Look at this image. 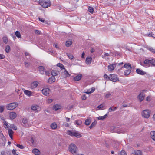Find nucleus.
<instances>
[{"label":"nucleus","mask_w":155,"mask_h":155,"mask_svg":"<svg viewBox=\"0 0 155 155\" xmlns=\"http://www.w3.org/2000/svg\"><path fill=\"white\" fill-rule=\"evenodd\" d=\"M15 34H11V36L13 38V39L14 40H15V39L16 38V37H15Z\"/></svg>","instance_id":"obj_63"},{"label":"nucleus","mask_w":155,"mask_h":155,"mask_svg":"<svg viewBox=\"0 0 155 155\" xmlns=\"http://www.w3.org/2000/svg\"><path fill=\"white\" fill-rule=\"evenodd\" d=\"M68 133L70 135L75 136L77 138L80 137L81 136L80 134L76 131L74 132L71 130H68Z\"/></svg>","instance_id":"obj_6"},{"label":"nucleus","mask_w":155,"mask_h":155,"mask_svg":"<svg viewBox=\"0 0 155 155\" xmlns=\"http://www.w3.org/2000/svg\"><path fill=\"white\" fill-rule=\"evenodd\" d=\"M88 11L92 13H93V12L94 11V9H93V8L92 7H89L88 8Z\"/></svg>","instance_id":"obj_48"},{"label":"nucleus","mask_w":155,"mask_h":155,"mask_svg":"<svg viewBox=\"0 0 155 155\" xmlns=\"http://www.w3.org/2000/svg\"><path fill=\"white\" fill-rule=\"evenodd\" d=\"M136 72L138 74L141 75H144L145 74H146V72L143 71L142 70H140L139 69H137L136 70Z\"/></svg>","instance_id":"obj_17"},{"label":"nucleus","mask_w":155,"mask_h":155,"mask_svg":"<svg viewBox=\"0 0 155 155\" xmlns=\"http://www.w3.org/2000/svg\"><path fill=\"white\" fill-rule=\"evenodd\" d=\"M92 58L91 57H87L86 58V62L87 64H91Z\"/></svg>","instance_id":"obj_20"},{"label":"nucleus","mask_w":155,"mask_h":155,"mask_svg":"<svg viewBox=\"0 0 155 155\" xmlns=\"http://www.w3.org/2000/svg\"><path fill=\"white\" fill-rule=\"evenodd\" d=\"M151 97L150 96H148L146 99V100L147 101H150L151 100Z\"/></svg>","instance_id":"obj_58"},{"label":"nucleus","mask_w":155,"mask_h":155,"mask_svg":"<svg viewBox=\"0 0 155 155\" xmlns=\"http://www.w3.org/2000/svg\"><path fill=\"white\" fill-rule=\"evenodd\" d=\"M108 115V112L105 115L102 116H99L98 117V119L99 120H104L105 118L107 117V116Z\"/></svg>","instance_id":"obj_21"},{"label":"nucleus","mask_w":155,"mask_h":155,"mask_svg":"<svg viewBox=\"0 0 155 155\" xmlns=\"http://www.w3.org/2000/svg\"><path fill=\"white\" fill-rule=\"evenodd\" d=\"M96 123L97 122H92L91 125L89 126V128L90 129H91L93 127H94L96 125Z\"/></svg>","instance_id":"obj_42"},{"label":"nucleus","mask_w":155,"mask_h":155,"mask_svg":"<svg viewBox=\"0 0 155 155\" xmlns=\"http://www.w3.org/2000/svg\"><path fill=\"white\" fill-rule=\"evenodd\" d=\"M4 125H5V126H4L5 127L6 129H7L8 128V127L7 126L8 125V123L5 120L4 121Z\"/></svg>","instance_id":"obj_53"},{"label":"nucleus","mask_w":155,"mask_h":155,"mask_svg":"<svg viewBox=\"0 0 155 155\" xmlns=\"http://www.w3.org/2000/svg\"><path fill=\"white\" fill-rule=\"evenodd\" d=\"M16 146L18 148L21 149H23L24 148V147L22 145H21L19 144H17L16 145Z\"/></svg>","instance_id":"obj_50"},{"label":"nucleus","mask_w":155,"mask_h":155,"mask_svg":"<svg viewBox=\"0 0 155 155\" xmlns=\"http://www.w3.org/2000/svg\"><path fill=\"white\" fill-rule=\"evenodd\" d=\"M150 134L151 138L154 141H155V131H151Z\"/></svg>","instance_id":"obj_24"},{"label":"nucleus","mask_w":155,"mask_h":155,"mask_svg":"<svg viewBox=\"0 0 155 155\" xmlns=\"http://www.w3.org/2000/svg\"><path fill=\"white\" fill-rule=\"evenodd\" d=\"M4 108L3 106H0V112L2 113L4 111Z\"/></svg>","instance_id":"obj_56"},{"label":"nucleus","mask_w":155,"mask_h":155,"mask_svg":"<svg viewBox=\"0 0 155 155\" xmlns=\"http://www.w3.org/2000/svg\"><path fill=\"white\" fill-rule=\"evenodd\" d=\"M151 111L149 110H145L141 112L142 116L144 118H148L149 117Z\"/></svg>","instance_id":"obj_4"},{"label":"nucleus","mask_w":155,"mask_h":155,"mask_svg":"<svg viewBox=\"0 0 155 155\" xmlns=\"http://www.w3.org/2000/svg\"><path fill=\"white\" fill-rule=\"evenodd\" d=\"M45 74L46 75L48 76H49L50 75V72L48 71H45Z\"/></svg>","instance_id":"obj_62"},{"label":"nucleus","mask_w":155,"mask_h":155,"mask_svg":"<svg viewBox=\"0 0 155 155\" xmlns=\"http://www.w3.org/2000/svg\"><path fill=\"white\" fill-rule=\"evenodd\" d=\"M55 81V79L54 77L51 76L50 77L47 81V82L49 84H51Z\"/></svg>","instance_id":"obj_13"},{"label":"nucleus","mask_w":155,"mask_h":155,"mask_svg":"<svg viewBox=\"0 0 155 155\" xmlns=\"http://www.w3.org/2000/svg\"><path fill=\"white\" fill-rule=\"evenodd\" d=\"M58 71H52L51 72V74L52 75V76L54 77L58 75Z\"/></svg>","instance_id":"obj_29"},{"label":"nucleus","mask_w":155,"mask_h":155,"mask_svg":"<svg viewBox=\"0 0 155 155\" xmlns=\"http://www.w3.org/2000/svg\"><path fill=\"white\" fill-rule=\"evenodd\" d=\"M50 127L52 129H55L56 128L57 125L54 122L51 124Z\"/></svg>","instance_id":"obj_28"},{"label":"nucleus","mask_w":155,"mask_h":155,"mask_svg":"<svg viewBox=\"0 0 155 155\" xmlns=\"http://www.w3.org/2000/svg\"><path fill=\"white\" fill-rule=\"evenodd\" d=\"M22 125L25 127H28L29 125L28 123V120L26 118H23L22 119Z\"/></svg>","instance_id":"obj_8"},{"label":"nucleus","mask_w":155,"mask_h":155,"mask_svg":"<svg viewBox=\"0 0 155 155\" xmlns=\"http://www.w3.org/2000/svg\"><path fill=\"white\" fill-rule=\"evenodd\" d=\"M75 122L78 125H81L82 123V122L81 120H76L75 121Z\"/></svg>","instance_id":"obj_51"},{"label":"nucleus","mask_w":155,"mask_h":155,"mask_svg":"<svg viewBox=\"0 0 155 155\" xmlns=\"http://www.w3.org/2000/svg\"><path fill=\"white\" fill-rule=\"evenodd\" d=\"M145 94L143 92H141L138 96V99L140 100V102L142 101L143 99Z\"/></svg>","instance_id":"obj_12"},{"label":"nucleus","mask_w":155,"mask_h":155,"mask_svg":"<svg viewBox=\"0 0 155 155\" xmlns=\"http://www.w3.org/2000/svg\"><path fill=\"white\" fill-rule=\"evenodd\" d=\"M12 153L14 155H18V154L16 153V150L15 149H13L12 150Z\"/></svg>","instance_id":"obj_59"},{"label":"nucleus","mask_w":155,"mask_h":155,"mask_svg":"<svg viewBox=\"0 0 155 155\" xmlns=\"http://www.w3.org/2000/svg\"><path fill=\"white\" fill-rule=\"evenodd\" d=\"M150 51L154 53H155V49H153V48H151L149 49Z\"/></svg>","instance_id":"obj_61"},{"label":"nucleus","mask_w":155,"mask_h":155,"mask_svg":"<svg viewBox=\"0 0 155 155\" xmlns=\"http://www.w3.org/2000/svg\"><path fill=\"white\" fill-rule=\"evenodd\" d=\"M133 154H135L136 155H141V152L140 150H137L136 151H134V152L133 153Z\"/></svg>","instance_id":"obj_27"},{"label":"nucleus","mask_w":155,"mask_h":155,"mask_svg":"<svg viewBox=\"0 0 155 155\" xmlns=\"http://www.w3.org/2000/svg\"><path fill=\"white\" fill-rule=\"evenodd\" d=\"M35 32L36 34L37 35H40L41 33V32L37 30H35Z\"/></svg>","instance_id":"obj_54"},{"label":"nucleus","mask_w":155,"mask_h":155,"mask_svg":"<svg viewBox=\"0 0 155 155\" xmlns=\"http://www.w3.org/2000/svg\"><path fill=\"white\" fill-rule=\"evenodd\" d=\"M114 54L115 56H120L121 55V54L120 52L117 51H114Z\"/></svg>","instance_id":"obj_52"},{"label":"nucleus","mask_w":155,"mask_h":155,"mask_svg":"<svg viewBox=\"0 0 155 155\" xmlns=\"http://www.w3.org/2000/svg\"><path fill=\"white\" fill-rule=\"evenodd\" d=\"M39 20L42 22H44L45 20L42 18H38Z\"/></svg>","instance_id":"obj_64"},{"label":"nucleus","mask_w":155,"mask_h":155,"mask_svg":"<svg viewBox=\"0 0 155 155\" xmlns=\"http://www.w3.org/2000/svg\"><path fill=\"white\" fill-rule=\"evenodd\" d=\"M117 107L113 108L110 107L109 109V112H111V111H114L117 109Z\"/></svg>","instance_id":"obj_40"},{"label":"nucleus","mask_w":155,"mask_h":155,"mask_svg":"<svg viewBox=\"0 0 155 155\" xmlns=\"http://www.w3.org/2000/svg\"><path fill=\"white\" fill-rule=\"evenodd\" d=\"M57 66L58 67H59L61 70L63 69H65L64 66L62 64L60 63H58L57 64Z\"/></svg>","instance_id":"obj_32"},{"label":"nucleus","mask_w":155,"mask_h":155,"mask_svg":"<svg viewBox=\"0 0 155 155\" xmlns=\"http://www.w3.org/2000/svg\"><path fill=\"white\" fill-rule=\"evenodd\" d=\"M31 109L35 112H38L40 110V109L39 106L37 105H34L32 106Z\"/></svg>","instance_id":"obj_7"},{"label":"nucleus","mask_w":155,"mask_h":155,"mask_svg":"<svg viewBox=\"0 0 155 155\" xmlns=\"http://www.w3.org/2000/svg\"><path fill=\"white\" fill-rule=\"evenodd\" d=\"M3 42L5 44L7 43L8 42V38L6 36H4L2 38Z\"/></svg>","instance_id":"obj_33"},{"label":"nucleus","mask_w":155,"mask_h":155,"mask_svg":"<svg viewBox=\"0 0 155 155\" xmlns=\"http://www.w3.org/2000/svg\"><path fill=\"white\" fill-rule=\"evenodd\" d=\"M104 105L102 104H101L98 106L97 107V108H98L99 109H101L102 108H103L104 107Z\"/></svg>","instance_id":"obj_55"},{"label":"nucleus","mask_w":155,"mask_h":155,"mask_svg":"<svg viewBox=\"0 0 155 155\" xmlns=\"http://www.w3.org/2000/svg\"><path fill=\"white\" fill-rule=\"evenodd\" d=\"M150 64H151L153 65H155V60L154 59H152L150 60Z\"/></svg>","instance_id":"obj_45"},{"label":"nucleus","mask_w":155,"mask_h":155,"mask_svg":"<svg viewBox=\"0 0 155 155\" xmlns=\"http://www.w3.org/2000/svg\"><path fill=\"white\" fill-rule=\"evenodd\" d=\"M127 68V69L128 68H132L131 67V65L130 63H126L124 64L123 67Z\"/></svg>","instance_id":"obj_25"},{"label":"nucleus","mask_w":155,"mask_h":155,"mask_svg":"<svg viewBox=\"0 0 155 155\" xmlns=\"http://www.w3.org/2000/svg\"><path fill=\"white\" fill-rule=\"evenodd\" d=\"M91 118L90 117L87 118L86 120L85 124L86 125H89L90 123H91Z\"/></svg>","instance_id":"obj_22"},{"label":"nucleus","mask_w":155,"mask_h":155,"mask_svg":"<svg viewBox=\"0 0 155 155\" xmlns=\"http://www.w3.org/2000/svg\"><path fill=\"white\" fill-rule=\"evenodd\" d=\"M150 60L146 59L144 61V63L145 64H150Z\"/></svg>","instance_id":"obj_49"},{"label":"nucleus","mask_w":155,"mask_h":155,"mask_svg":"<svg viewBox=\"0 0 155 155\" xmlns=\"http://www.w3.org/2000/svg\"><path fill=\"white\" fill-rule=\"evenodd\" d=\"M49 91L50 89L48 88L43 89L42 90V92L43 94L46 96L48 95Z\"/></svg>","instance_id":"obj_9"},{"label":"nucleus","mask_w":155,"mask_h":155,"mask_svg":"<svg viewBox=\"0 0 155 155\" xmlns=\"http://www.w3.org/2000/svg\"><path fill=\"white\" fill-rule=\"evenodd\" d=\"M64 73L65 76L67 77H69L70 76V74L65 69Z\"/></svg>","instance_id":"obj_38"},{"label":"nucleus","mask_w":155,"mask_h":155,"mask_svg":"<svg viewBox=\"0 0 155 155\" xmlns=\"http://www.w3.org/2000/svg\"><path fill=\"white\" fill-rule=\"evenodd\" d=\"M123 68V67L122 66L120 69H118L117 71V73L120 75H121L123 74L124 71H121L122 70V69Z\"/></svg>","instance_id":"obj_30"},{"label":"nucleus","mask_w":155,"mask_h":155,"mask_svg":"<svg viewBox=\"0 0 155 155\" xmlns=\"http://www.w3.org/2000/svg\"><path fill=\"white\" fill-rule=\"evenodd\" d=\"M39 2L40 5L44 8H48L51 5L49 1L48 0H40Z\"/></svg>","instance_id":"obj_1"},{"label":"nucleus","mask_w":155,"mask_h":155,"mask_svg":"<svg viewBox=\"0 0 155 155\" xmlns=\"http://www.w3.org/2000/svg\"><path fill=\"white\" fill-rule=\"evenodd\" d=\"M131 72V68H128L126 70L124 71V75L127 76L130 74Z\"/></svg>","instance_id":"obj_23"},{"label":"nucleus","mask_w":155,"mask_h":155,"mask_svg":"<svg viewBox=\"0 0 155 155\" xmlns=\"http://www.w3.org/2000/svg\"><path fill=\"white\" fill-rule=\"evenodd\" d=\"M95 90V88L94 87L92 88L91 91H87V92H86L85 93L87 94H91Z\"/></svg>","instance_id":"obj_47"},{"label":"nucleus","mask_w":155,"mask_h":155,"mask_svg":"<svg viewBox=\"0 0 155 155\" xmlns=\"http://www.w3.org/2000/svg\"><path fill=\"white\" fill-rule=\"evenodd\" d=\"M77 150V147L74 144H71L69 147V150L74 155L76 154Z\"/></svg>","instance_id":"obj_2"},{"label":"nucleus","mask_w":155,"mask_h":155,"mask_svg":"<svg viewBox=\"0 0 155 155\" xmlns=\"http://www.w3.org/2000/svg\"><path fill=\"white\" fill-rule=\"evenodd\" d=\"M72 43V42L71 41H68L66 42V46L67 47H69L71 45Z\"/></svg>","instance_id":"obj_37"},{"label":"nucleus","mask_w":155,"mask_h":155,"mask_svg":"<svg viewBox=\"0 0 155 155\" xmlns=\"http://www.w3.org/2000/svg\"><path fill=\"white\" fill-rule=\"evenodd\" d=\"M82 77L81 74H79L78 75L74 78V80L75 81H78L80 80Z\"/></svg>","instance_id":"obj_15"},{"label":"nucleus","mask_w":155,"mask_h":155,"mask_svg":"<svg viewBox=\"0 0 155 155\" xmlns=\"http://www.w3.org/2000/svg\"><path fill=\"white\" fill-rule=\"evenodd\" d=\"M10 127L12 128L14 130H17V127L14 124H11L10 125Z\"/></svg>","instance_id":"obj_35"},{"label":"nucleus","mask_w":155,"mask_h":155,"mask_svg":"<svg viewBox=\"0 0 155 155\" xmlns=\"http://www.w3.org/2000/svg\"><path fill=\"white\" fill-rule=\"evenodd\" d=\"M61 108V106L58 105H55L53 106V109L54 110L56 111Z\"/></svg>","instance_id":"obj_26"},{"label":"nucleus","mask_w":155,"mask_h":155,"mask_svg":"<svg viewBox=\"0 0 155 155\" xmlns=\"http://www.w3.org/2000/svg\"><path fill=\"white\" fill-rule=\"evenodd\" d=\"M116 127L115 126L112 127L110 129V131L112 132H115L118 134H120L121 132L119 130H116Z\"/></svg>","instance_id":"obj_18"},{"label":"nucleus","mask_w":155,"mask_h":155,"mask_svg":"<svg viewBox=\"0 0 155 155\" xmlns=\"http://www.w3.org/2000/svg\"><path fill=\"white\" fill-rule=\"evenodd\" d=\"M16 114L15 112H12L9 114V117L11 119H14L16 117Z\"/></svg>","instance_id":"obj_11"},{"label":"nucleus","mask_w":155,"mask_h":155,"mask_svg":"<svg viewBox=\"0 0 155 155\" xmlns=\"http://www.w3.org/2000/svg\"><path fill=\"white\" fill-rule=\"evenodd\" d=\"M87 97H86L85 94H84L81 97L82 99L83 100H85L86 99Z\"/></svg>","instance_id":"obj_57"},{"label":"nucleus","mask_w":155,"mask_h":155,"mask_svg":"<svg viewBox=\"0 0 155 155\" xmlns=\"http://www.w3.org/2000/svg\"><path fill=\"white\" fill-rule=\"evenodd\" d=\"M10 46L8 45H7L5 47V51L6 52L8 53L10 51Z\"/></svg>","instance_id":"obj_36"},{"label":"nucleus","mask_w":155,"mask_h":155,"mask_svg":"<svg viewBox=\"0 0 155 155\" xmlns=\"http://www.w3.org/2000/svg\"><path fill=\"white\" fill-rule=\"evenodd\" d=\"M67 55L68 57L70 59H72L74 58V56L71 54L70 53H67Z\"/></svg>","instance_id":"obj_34"},{"label":"nucleus","mask_w":155,"mask_h":155,"mask_svg":"<svg viewBox=\"0 0 155 155\" xmlns=\"http://www.w3.org/2000/svg\"><path fill=\"white\" fill-rule=\"evenodd\" d=\"M110 80L114 82L119 81V78L117 75L115 74H110Z\"/></svg>","instance_id":"obj_5"},{"label":"nucleus","mask_w":155,"mask_h":155,"mask_svg":"<svg viewBox=\"0 0 155 155\" xmlns=\"http://www.w3.org/2000/svg\"><path fill=\"white\" fill-rule=\"evenodd\" d=\"M38 84V82L37 81H34L31 83V87L32 89H33L37 87Z\"/></svg>","instance_id":"obj_16"},{"label":"nucleus","mask_w":155,"mask_h":155,"mask_svg":"<svg viewBox=\"0 0 155 155\" xmlns=\"http://www.w3.org/2000/svg\"><path fill=\"white\" fill-rule=\"evenodd\" d=\"M38 69L39 70V72L41 74H44V72L46 71L45 68L43 66H40L38 67Z\"/></svg>","instance_id":"obj_10"},{"label":"nucleus","mask_w":155,"mask_h":155,"mask_svg":"<svg viewBox=\"0 0 155 155\" xmlns=\"http://www.w3.org/2000/svg\"><path fill=\"white\" fill-rule=\"evenodd\" d=\"M104 78L107 80H110V76H108L107 74H105L104 76Z\"/></svg>","instance_id":"obj_44"},{"label":"nucleus","mask_w":155,"mask_h":155,"mask_svg":"<svg viewBox=\"0 0 155 155\" xmlns=\"http://www.w3.org/2000/svg\"><path fill=\"white\" fill-rule=\"evenodd\" d=\"M32 153L36 155H39L40 154L39 150L36 148H35L32 150Z\"/></svg>","instance_id":"obj_19"},{"label":"nucleus","mask_w":155,"mask_h":155,"mask_svg":"<svg viewBox=\"0 0 155 155\" xmlns=\"http://www.w3.org/2000/svg\"><path fill=\"white\" fill-rule=\"evenodd\" d=\"M24 92L25 94L29 96H31V91H29L25 90L24 91Z\"/></svg>","instance_id":"obj_31"},{"label":"nucleus","mask_w":155,"mask_h":155,"mask_svg":"<svg viewBox=\"0 0 155 155\" xmlns=\"http://www.w3.org/2000/svg\"><path fill=\"white\" fill-rule=\"evenodd\" d=\"M18 104L16 102H13L8 104L6 106V109L8 110H12L16 107Z\"/></svg>","instance_id":"obj_3"},{"label":"nucleus","mask_w":155,"mask_h":155,"mask_svg":"<svg viewBox=\"0 0 155 155\" xmlns=\"http://www.w3.org/2000/svg\"><path fill=\"white\" fill-rule=\"evenodd\" d=\"M111 94L110 93L108 92V93H106L105 95V97L106 98H108L110 97L111 96Z\"/></svg>","instance_id":"obj_39"},{"label":"nucleus","mask_w":155,"mask_h":155,"mask_svg":"<svg viewBox=\"0 0 155 155\" xmlns=\"http://www.w3.org/2000/svg\"><path fill=\"white\" fill-rule=\"evenodd\" d=\"M120 155H127L126 152L124 150H122L119 154Z\"/></svg>","instance_id":"obj_46"},{"label":"nucleus","mask_w":155,"mask_h":155,"mask_svg":"<svg viewBox=\"0 0 155 155\" xmlns=\"http://www.w3.org/2000/svg\"><path fill=\"white\" fill-rule=\"evenodd\" d=\"M5 56L3 54H0V59H3L5 58Z\"/></svg>","instance_id":"obj_60"},{"label":"nucleus","mask_w":155,"mask_h":155,"mask_svg":"<svg viewBox=\"0 0 155 155\" xmlns=\"http://www.w3.org/2000/svg\"><path fill=\"white\" fill-rule=\"evenodd\" d=\"M116 66V64H112L109 65L108 66V68L109 71H111L114 70Z\"/></svg>","instance_id":"obj_14"},{"label":"nucleus","mask_w":155,"mask_h":155,"mask_svg":"<svg viewBox=\"0 0 155 155\" xmlns=\"http://www.w3.org/2000/svg\"><path fill=\"white\" fill-rule=\"evenodd\" d=\"M15 35L18 38H20L21 37V35L20 32L18 31H17L15 32Z\"/></svg>","instance_id":"obj_41"},{"label":"nucleus","mask_w":155,"mask_h":155,"mask_svg":"<svg viewBox=\"0 0 155 155\" xmlns=\"http://www.w3.org/2000/svg\"><path fill=\"white\" fill-rule=\"evenodd\" d=\"M8 130L9 136H10V135H12L14 133L12 130L11 129H9Z\"/></svg>","instance_id":"obj_43"}]
</instances>
